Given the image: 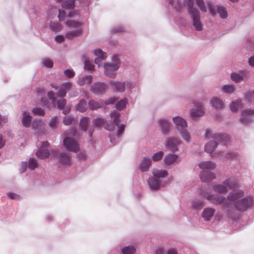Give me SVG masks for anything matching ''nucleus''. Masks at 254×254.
<instances>
[{
    "label": "nucleus",
    "instance_id": "obj_1",
    "mask_svg": "<svg viewBox=\"0 0 254 254\" xmlns=\"http://www.w3.org/2000/svg\"><path fill=\"white\" fill-rule=\"evenodd\" d=\"M201 194L211 203L221 204L222 209L231 220L237 219L239 216L238 212L246 210L254 202V198L251 196L244 197V192L240 190H233L229 193L227 199L219 194Z\"/></svg>",
    "mask_w": 254,
    "mask_h": 254
},
{
    "label": "nucleus",
    "instance_id": "obj_2",
    "mask_svg": "<svg viewBox=\"0 0 254 254\" xmlns=\"http://www.w3.org/2000/svg\"><path fill=\"white\" fill-rule=\"evenodd\" d=\"M94 54L96 56L95 59V63L98 67H102L104 68V73L106 76L114 78L116 77V71L119 68L118 64H110L107 63H100V60H104L107 58L106 53L101 49H96L94 51Z\"/></svg>",
    "mask_w": 254,
    "mask_h": 254
},
{
    "label": "nucleus",
    "instance_id": "obj_3",
    "mask_svg": "<svg viewBox=\"0 0 254 254\" xmlns=\"http://www.w3.org/2000/svg\"><path fill=\"white\" fill-rule=\"evenodd\" d=\"M65 26L69 30L65 34V37L68 40L81 36L83 32L84 24L81 21L69 20L65 22Z\"/></svg>",
    "mask_w": 254,
    "mask_h": 254
},
{
    "label": "nucleus",
    "instance_id": "obj_4",
    "mask_svg": "<svg viewBox=\"0 0 254 254\" xmlns=\"http://www.w3.org/2000/svg\"><path fill=\"white\" fill-rule=\"evenodd\" d=\"M205 136L208 139L211 140L205 145V151L207 153H211L217 146V141L221 139L222 136L219 133L214 132L211 129L206 130Z\"/></svg>",
    "mask_w": 254,
    "mask_h": 254
},
{
    "label": "nucleus",
    "instance_id": "obj_5",
    "mask_svg": "<svg viewBox=\"0 0 254 254\" xmlns=\"http://www.w3.org/2000/svg\"><path fill=\"white\" fill-rule=\"evenodd\" d=\"M237 185V181L234 178L226 179L221 184H214L212 187V190L220 193H226L229 190L235 188Z\"/></svg>",
    "mask_w": 254,
    "mask_h": 254
},
{
    "label": "nucleus",
    "instance_id": "obj_6",
    "mask_svg": "<svg viewBox=\"0 0 254 254\" xmlns=\"http://www.w3.org/2000/svg\"><path fill=\"white\" fill-rule=\"evenodd\" d=\"M109 84L111 88L119 92H124L126 90L131 91L135 87L134 83L130 81L121 82L119 81L111 80Z\"/></svg>",
    "mask_w": 254,
    "mask_h": 254
},
{
    "label": "nucleus",
    "instance_id": "obj_7",
    "mask_svg": "<svg viewBox=\"0 0 254 254\" xmlns=\"http://www.w3.org/2000/svg\"><path fill=\"white\" fill-rule=\"evenodd\" d=\"M192 103L195 108L190 110V114L191 117L197 118L203 116L205 114V110L202 101L196 100L193 101Z\"/></svg>",
    "mask_w": 254,
    "mask_h": 254
},
{
    "label": "nucleus",
    "instance_id": "obj_8",
    "mask_svg": "<svg viewBox=\"0 0 254 254\" xmlns=\"http://www.w3.org/2000/svg\"><path fill=\"white\" fill-rule=\"evenodd\" d=\"M51 156L57 157L60 163L62 165H69L71 162V156L65 151L59 153L58 150H52Z\"/></svg>",
    "mask_w": 254,
    "mask_h": 254
},
{
    "label": "nucleus",
    "instance_id": "obj_9",
    "mask_svg": "<svg viewBox=\"0 0 254 254\" xmlns=\"http://www.w3.org/2000/svg\"><path fill=\"white\" fill-rule=\"evenodd\" d=\"M182 141L176 137H169L167 138L165 141V147L175 153L179 150L178 147L181 145Z\"/></svg>",
    "mask_w": 254,
    "mask_h": 254
},
{
    "label": "nucleus",
    "instance_id": "obj_10",
    "mask_svg": "<svg viewBox=\"0 0 254 254\" xmlns=\"http://www.w3.org/2000/svg\"><path fill=\"white\" fill-rule=\"evenodd\" d=\"M64 147L68 151L77 152L79 150L78 143L73 138L66 136L63 140Z\"/></svg>",
    "mask_w": 254,
    "mask_h": 254
},
{
    "label": "nucleus",
    "instance_id": "obj_11",
    "mask_svg": "<svg viewBox=\"0 0 254 254\" xmlns=\"http://www.w3.org/2000/svg\"><path fill=\"white\" fill-rule=\"evenodd\" d=\"M208 4L212 16L215 15L218 13L222 18H226L227 17V12L224 7L218 5L214 6L213 3L210 2H208Z\"/></svg>",
    "mask_w": 254,
    "mask_h": 254
},
{
    "label": "nucleus",
    "instance_id": "obj_12",
    "mask_svg": "<svg viewBox=\"0 0 254 254\" xmlns=\"http://www.w3.org/2000/svg\"><path fill=\"white\" fill-rule=\"evenodd\" d=\"M193 20V25L197 31L202 30V25L200 21V14L198 9H193L190 11L189 14Z\"/></svg>",
    "mask_w": 254,
    "mask_h": 254
},
{
    "label": "nucleus",
    "instance_id": "obj_13",
    "mask_svg": "<svg viewBox=\"0 0 254 254\" xmlns=\"http://www.w3.org/2000/svg\"><path fill=\"white\" fill-rule=\"evenodd\" d=\"M120 114L116 111H113L110 114L111 118L113 120V121L116 124L118 127V136H120L124 132L125 130V125L123 124H119L120 119L119 117Z\"/></svg>",
    "mask_w": 254,
    "mask_h": 254
},
{
    "label": "nucleus",
    "instance_id": "obj_14",
    "mask_svg": "<svg viewBox=\"0 0 254 254\" xmlns=\"http://www.w3.org/2000/svg\"><path fill=\"white\" fill-rule=\"evenodd\" d=\"M157 124L160 130L163 134H167L170 130L171 123L165 118H160L158 120Z\"/></svg>",
    "mask_w": 254,
    "mask_h": 254
},
{
    "label": "nucleus",
    "instance_id": "obj_15",
    "mask_svg": "<svg viewBox=\"0 0 254 254\" xmlns=\"http://www.w3.org/2000/svg\"><path fill=\"white\" fill-rule=\"evenodd\" d=\"M108 88L107 85L105 83L97 82L91 86V91L95 94H101L105 92Z\"/></svg>",
    "mask_w": 254,
    "mask_h": 254
},
{
    "label": "nucleus",
    "instance_id": "obj_16",
    "mask_svg": "<svg viewBox=\"0 0 254 254\" xmlns=\"http://www.w3.org/2000/svg\"><path fill=\"white\" fill-rule=\"evenodd\" d=\"M49 143L47 141L43 142L41 148L37 151L36 156L41 159H44L48 158L50 154L49 150L46 148L48 146Z\"/></svg>",
    "mask_w": 254,
    "mask_h": 254
},
{
    "label": "nucleus",
    "instance_id": "obj_17",
    "mask_svg": "<svg viewBox=\"0 0 254 254\" xmlns=\"http://www.w3.org/2000/svg\"><path fill=\"white\" fill-rule=\"evenodd\" d=\"M32 129L39 133L45 130V122L40 119H34L32 123Z\"/></svg>",
    "mask_w": 254,
    "mask_h": 254
},
{
    "label": "nucleus",
    "instance_id": "obj_18",
    "mask_svg": "<svg viewBox=\"0 0 254 254\" xmlns=\"http://www.w3.org/2000/svg\"><path fill=\"white\" fill-rule=\"evenodd\" d=\"M72 84L70 82L62 83L59 90L57 93V95L59 97H64L66 96L67 91L71 89Z\"/></svg>",
    "mask_w": 254,
    "mask_h": 254
},
{
    "label": "nucleus",
    "instance_id": "obj_19",
    "mask_svg": "<svg viewBox=\"0 0 254 254\" xmlns=\"http://www.w3.org/2000/svg\"><path fill=\"white\" fill-rule=\"evenodd\" d=\"M149 188L153 190H157L164 186L162 181L155 178H150L148 180Z\"/></svg>",
    "mask_w": 254,
    "mask_h": 254
},
{
    "label": "nucleus",
    "instance_id": "obj_20",
    "mask_svg": "<svg viewBox=\"0 0 254 254\" xmlns=\"http://www.w3.org/2000/svg\"><path fill=\"white\" fill-rule=\"evenodd\" d=\"M254 114V110H246L241 114L240 121L244 124H248L251 122V116Z\"/></svg>",
    "mask_w": 254,
    "mask_h": 254
},
{
    "label": "nucleus",
    "instance_id": "obj_21",
    "mask_svg": "<svg viewBox=\"0 0 254 254\" xmlns=\"http://www.w3.org/2000/svg\"><path fill=\"white\" fill-rule=\"evenodd\" d=\"M172 120L178 130L179 129L186 128L188 127L186 120L180 116L173 117Z\"/></svg>",
    "mask_w": 254,
    "mask_h": 254
},
{
    "label": "nucleus",
    "instance_id": "obj_22",
    "mask_svg": "<svg viewBox=\"0 0 254 254\" xmlns=\"http://www.w3.org/2000/svg\"><path fill=\"white\" fill-rule=\"evenodd\" d=\"M249 75V72L247 70L241 71L240 73L233 72L231 75V79L235 82H241L244 78Z\"/></svg>",
    "mask_w": 254,
    "mask_h": 254
},
{
    "label": "nucleus",
    "instance_id": "obj_23",
    "mask_svg": "<svg viewBox=\"0 0 254 254\" xmlns=\"http://www.w3.org/2000/svg\"><path fill=\"white\" fill-rule=\"evenodd\" d=\"M22 124L25 127H29L32 125V116L27 111H23L22 113Z\"/></svg>",
    "mask_w": 254,
    "mask_h": 254
},
{
    "label": "nucleus",
    "instance_id": "obj_24",
    "mask_svg": "<svg viewBox=\"0 0 254 254\" xmlns=\"http://www.w3.org/2000/svg\"><path fill=\"white\" fill-rule=\"evenodd\" d=\"M215 178V175L209 170H202L200 173V178L203 182L210 181Z\"/></svg>",
    "mask_w": 254,
    "mask_h": 254
},
{
    "label": "nucleus",
    "instance_id": "obj_25",
    "mask_svg": "<svg viewBox=\"0 0 254 254\" xmlns=\"http://www.w3.org/2000/svg\"><path fill=\"white\" fill-rule=\"evenodd\" d=\"M215 211V209L212 208H205L202 212V217L205 221H209L213 216Z\"/></svg>",
    "mask_w": 254,
    "mask_h": 254
},
{
    "label": "nucleus",
    "instance_id": "obj_26",
    "mask_svg": "<svg viewBox=\"0 0 254 254\" xmlns=\"http://www.w3.org/2000/svg\"><path fill=\"white\" fill-rule=\"evenodd\" d=\"M179 134L182 139L186 142L189 143L191 141V135L188 129L185 128L179 129Z\"/></svg>",
    "mask_w": 254,
    "mask_h": 254
},
{
    "label": "nucleus",
    "instance_id": "obj_27",
    "mask_svg": "<svg viewBox=\"0 0 254 254\" xmlns=\"http://www.w3.org/2000/svg\"><path fill=\"white\" fill-rule=\"evenodd\" d=\"M210 103L213 108L217 110H221L224 106L223 101L220 99L216 97H213L211 99Z\"/></svg>",
    "mask_w": 254,
    "mask_h": 254
},
{
    "label": "nucleus",
    "instance_id": "obj_28",
    "mask_svg": "<svg viewBox=\"0 0 254 254\" xmlns=\"http://www.w3.org/2000/svg\"><path fill=\"white\" fill-rule=\"evenodd\" d=\"M178 158L177 155L169 153L166 155L164 159V162L165 165L169 166L175 163Z\"/></svg>",
    "mask_w": 254,
    "mask_h": 254
},
{
    "label": "nucleus",
    "instance_id": "obj_29",
    "mask_svg": "<svg viewBox=\"0 0 254 254\" xmlns=\"http://www.w3.org/2000/svg\"><path fill=\"white\" fill-rule=\"evenodd\" d=\"M152 174L155 178L159 179L167 177L168 172L164 169H154L152 170Z\"/></svg>",
    "mask_w": 254,
    "mask_h": 254
},
{
    "label": "nucleus",
    "instance_id": "obj_30",
    "mask_svg": "<svg viewBox=\"0 0 254 254\" xmlns=\"http://www.w3.org/2000/svg\"><path fill=\"white\" fill-rule=\"evenodd\" d=\"M198 167L203 170H213L216 167L214 163L211 161H203L198 164Z\"/></svg>",
    "mask_w": 254,
    "mask_h": 254
},
{
    "label": "nucleus",
    "instance_id": "obj_31",
    "mask_svg": "<svg viewBox=\"0 0 254 254\" xmlns=\"http://www.w3.org/2000/svg\"><path fill=\"white\" fill-rule=\"evenodd\" d=\"M151 164V160L149 158H144L140 162L139 168L142 172L148 170Z\"/></svg>",
    "mask_w": 254,
    "mask_h": 254
},
{
    "label": "nucleus",
    "instance_id": "obj_32",
    "mask_svg": "<svg viewBox=\"0 0 254 254\" xmlns=\"http://www.w3.org/2000/svg\"><path fill=\"white\" fill-rule=\"evenodd\" d=\"M35 91L36 93V94H37V95L40 96V98H41L42 104L43 106H47L48 107V102L47 100V99L44 100L43 98V96L44 95H45V92L44 88L43 87H37L35 89Z\"/></svg>",
    "mask_w": 254,
    "mask_h": 254
},
{
    "label": "nucleus",
    "instance_id": "obj_33",
    "mask_svg": "<svg viewBox=\"0 0 254 254\" xmlns=\"http://www.w3.org/2000/svg\"><path fill=\"white\" fill-rule=\"evenodd\" d=\"M93 80V76L91 75L80 77L77 81V83L81 86L90 84Z\"/></svg>",
    "mask_w": 254,
    "mask_h": 254
},
{
    "label": "nucleus",
    "instance_id": "obj_34",
    "mask_svg": "<svg viewBox=\"0 0 254 254\" xmlns=\"http://www.w3.org/2000/svg\"><path fill=\"white\" fill-rule=\"evenodd\" d=\"M76 110L80 112H84L86 111L87 109V105L86 102L84 99H81L78 104L75 107Z\"/></svg>",
    "mask_w": 254,
    "mask_h": 254
},
{
    "label": "nucleus",
    "instance_id": "obj_35",
    "mask_svg": "<svg viewBox=\"0 0 254 254\" xmlns=\"http://www.w3.org/2000/svg\"><path fill=\"white\" fill-rule=\"evenodd\" d=\"M241 101L236 100L232 102L230 104V109L232 112H236L238 109L241 106Z\"/></svg>",
    "mask_w": 254,
    "mask_h": 254
},
{
    "label": "nucleus",
    "instance_id": "obj_36",
    "mask_svg": "<svg viewBox=\"0 0 254 254\" xmlns=\"http://www.w3.org/2000/svg\"><path fill=\"white\" fill-rule=\"evenodd\" d=\"M123 254H134L136 252V249L132 246L124 247L122 249Z\"/></svg>",
    "mask_w": 254,
    "mask_h": 254
},
{
    "label": "nucleus",
    "instance_id": "obj_37",
    "mask_svg": "<svg viewBox=\"0 0 254 254\" xmlns=\"http://www.w3.org/2000/svg\"><path fill=\"white\" fill-rule=\"evenodd\" d=\"M103 106V103L102 102H98L95 100H91L89 102V106L91 110H96L99 108H101Z\"/></svg>",
    "mask_w": 254,
    "mask_h": 254
},
{
    "label": "nucleus",
    "instance_id": "obj_38",
    "mask_svg": "<svg viewBox=\"0 0 254 254\" xmlns=\"http://www.w3.org/2000/svg\"><path fill=\"white\" fill-rule=\"evenodd\" d=\"M236 87L233 84H226L222 87V89L223 92L226 93H232L235 90Z\"/></svg>",
    "mask_w": 254,
    "mask_h": 254
},
{
    "label": "nucleus",
    "instance_id": "obj_39",
    "mask_svg": "<svg viewBox=\"0 0 254 254\" xmlns=\"http://www.w3.org/2000/svg\"><path fill=\"white\" fill-rule=\"evenodd\" d=\"M128 101L127 98H125L118 102L116 104V108L119 110H122L124 109L127 104Z\"/></svg>",
    "mask_w": 254,
    "mask_h": 254
},
{
    "label": "nucleus",
    "instance_id": "obj_40",
    "mask_svg": "<svg viewBox=\"0 0 254 254\" xmlns=\"http://www.w3.org/2000/svg\"><path fill=\"white\" fill-rule=\"evenodd\" d=\"M89 118L87 117H83L81 119L80 122V127L83 130L85 131L87 127Z\"/></svg>",
    "mask_w": 254,
    "mask_h": 254
},
{
    "label": "nucleus",
    "instance_id": "obj_41",
    "mask_svg": "<svg viewBox=\"0 0 254 254\" xmlns=\"http://www.w3.org/2000/svg\"><path fill=\"white\" fill-rule=\"evenodd\" d=\"M184 6L188 8V13L190 14V11L193 9H197L193 7V1L192 0H184Z\"/></svg>",
    "mask_w": 254,
    "mask_h": 254
},
{
    "label": "nucleus",
    "instance_id": "obj_42",
    "mask_svg": "<svg viewBox=\"0 0 254 254\" xmlns=\"http://www.w3.org/2000/svg\"><path fill=\"white\" fill-rule=\"evenodd\" d=\"M74 5V0H68L64 1L62 4V6L64 8L72 9L73 8Z\"/></svg>",
    "mask_w": 254,
    "mask_h": 254
},
{
    "label": "nucleus",
    "instance_id": "obj_43",
    "mask_svg": "<svg viewBox=\"0 0 254 254\" xmlns=\"http://www.w3.org/2000/svg\"><path fill=\"white\" fill-rule=\"evenodd\" d=\"M38 165L37 161L35 158H30L29 159L28 167L30 169L34 170L38 167Z\"/></svg>",
    "mask_w": 254,
    "mask_h": 254
},
{
    "label": "nucleus",
    "instance_id": "obj_44",
    "mask_svg": "<svg viewBox=\"0 0 254 254\" xmlns=\"http://www.w3.org/2000/svg\"><path fill=\"white\" fill-rule=\"evenodd\" d=\"M74 121V119L72 115L65 116L63 119V123L64 125L69 126L71 125Z\"/></svg>",
    "mask_w": 254,
    "mask_h": 254
},
{
    "label": "nucleus",
    "instance_id": "obj_45",
    "mask_svg": "<svg viewBox=\"0 0 254 254\" xmlns=\"http://www.w3.org/2000/svg\"><path fill=\"white\" fill-rule=\"evenodd\" d=\"M50 27L52 30L55 31H60L62 30V26L57 22L51 23Z\"/></svg>",
    "mask_w": 254,
    "mask_h": 254
},
{
    "label": "nucleus",
    "instance_id": "obj_46",
    "mask_svg": "<svg viewBox=\"0 0 254 254\" xmlns=\"http://www.w3.org/2000/svg\"><path fill=\"white\" fill-rule=\"evenodd\" d=\"M196 4L202 12L207 11V7L203 0H196Z\"/></svg>",
    "mask_w": 254,
    "mask_h": 254
},
{
    "label": "nucleus",
    "instance_id": "obj_47",
    "mask_svg": "<svg viewBox=\"0 0 254 254\" xmlns=\"http://www.w3.org/2000/svg\"><path fill=\"white\" fill-rule=\"evenodd\" d=\"M32 112L33 114L35 116H43L45 115L44 111L39 107L33 108Z\"/></svg>",
    "mask_w": 254,
    "mask_h": 254
},
{
    "label": "nucleus",
    "instance_id": "obj_48",
    "mask_svg": "<svg viewBox=\"0 0 254 254\" xmlns=\"http://www.w3.org/2000/svg\"><path fill=\"white\" fill-rule=\"evenodd\" d=\"M163 154L164 152L162 151L157 152L153 155L152 157V160L154 161H158L162 159Z\"/></svg>",
    "mask_w": 254,
    "mask_h": 254
},
{
    "label": "nucleus",
    "instance_id": "obj_49",
    "mask_svg": "<svg viewBox=\"0 0 254 254\" xmlns=\"http://www.w3.org/2000/svg\"><path fill=\"white\" fill-rule=\"evenodd\" d=\"M61 98L58 100L57 105L58 108L60 109H64L65 107L66 101L64 97H60Z\"/></svg>",
    "mask_w": 254,
    "mask_h": 254
},
{
    "label": "nucleus",
    "instance_id": "obj_50",
    "mask_svg": "<svg viewBox=\"0 0 254 254\" xmlns=\"http://www.w3.org/2000/svg\"><path fill=\"white\" fill-rule=\"evenodd\" d=\"M42 64L44 66L48 68H51L53 66V61L51 59L48 58L43 59L42 61Z\"/></svg>",
    "mask_w": 254,
    "mask_h": 254
},
{
    "label": "nucleus",
    "instance_id": "obj_51",
    "mask_svg": "<svg viewBox=\"0 0 254 254\" xmlns=\"http://www.w3.org/2000/svg\"><path fill=\"white\" fill-rule=\"evenodd\" d=\"M203 206V202L200 200H195L192 202V206L194 209L201 208Z\"/></svg>",
    "mask_w": 254,
    "mask_h": 254
},
{
    "label": "nucleus",
    "instance_id": "obj_52",
    "mask_svg": "<svg viewBox=\"0 0 254 254\" xmlns=\"http://www.w3.org/2000/svg\"><path fill=\"white\" fill-rule=\"evenodd\" d=\"M58 122V118L57 116L52 117L49 121V126L51 127H56L57 124Z\"/></svg>",
    "mask_w": 254,
    "mask_h": 254
},
{
    "label": "nucleus",
    "instance_id": "obj_53",
    "mask_svg": "<svg viewBox=\"0 0 254 254\" xmlns=\"http://www.w3.org/2000/svg\"><path fill=\"white\" fill-rule=\"evenodd\" d=\"M105 124V120L103 118H97L95 119L93 121V125L95 126L98 127L102 125H104Z\"/></svg>",
    "mask_w": 254,
    "mask_h": 254
},
{
    "label": "nucleus",
    "instance_id": "obj_54",
    "mask_svg": "<svg viewBox=\"0 0 254 254\" xmlns=\"http://www.w3.org/2000/svg\"><path fill=\"white\" fill-rule=\"evenodd\" d=\"M48 98L52 101L53 105L55 106L56 105V97L55 96V93L53 91H49L48 93Z\"/></svg>",
    "mask_w": 254,
    "mask_h": 254
},
{
    "label": "nucleus",
    "instance_id": "obj_55",
    "mask_svg": "<svg viewBox=\"0 0 254 254\" xmlns=\"http://www.w3.org/2000/svg\"><path fill=\"white\" fill-rule=\"evenodd\" d=\"M116 125L114 122L113 123H110V124L105 123V124H104V127L106 129L111 131L113 130L115 128Z\"/></svg>",
    "mask_w": 254,
    "mask_h": 254
},
{
    "label": "nucleus",
    "instance_id": "obj_56",
    "mask_svg": "<svg viewBox=\"0 0 254 254\" xmlns=\"http://www.w3.org/2000/svg\"><path fill=\"white\" fill-rule=\"evenodd\" d=\"M64 75L68 78H71L75 75V72L72 69H67L64 70Z\"/></svg>",
    "mask_w": 254,
    "mask_h": 254
},
{
    "label": "nucleus",
    "instance_id": "obj_57",
    "mask_svg": "<svg viewBox=\"0 0 254 254\" xmlns=\"http://www.w3.org/2000/svg\"><path fill=\"white\" fill-rule=\"evenodd\" d=\"M111 60L113 62L112 64H118L120 66L121 61L119 55H114L111 58Z\"/></svg>",
    "mask_w": 254,
    "mask_h": 254
},
{
    "label": "nucleus",
    "instance_id": "obj_58",
    "mask_svg": "<svg viewBox=\"0 0 254 254\" xmlns=\"http://www.w3.org/2000/svg\"><path fill=\"white\" fill-rule=\"evenodd\" d=\"M84 68L87 70H92L94 65L88 60H85L84 62Z\"/></svg>",
    "mask_w": 254,
    "mask_h": 254
},
{
    "label": "nucleus",
    "instance_id": "obj_59",
    "mask_svg": "<svg viewBox=\"0 0 254 254\" xmlns=\"http://www.w3.org/2000/svg\"><path fill=\"white\" fill-rule=\"evenodd\" d=\"M28 166L27 162H22L20 164L19 171L21 173L24 172Z\"/></svg>",
    "mask_w": 254,
    "mask_h": 254
},
{
    "label": "nucleus",
    "instance_id": "obj_60",
    "mask_svg": "<svg viewBox=\"0 0 254 254\" xmlns=\"http://www.w3.org/2000/svg\"><path fill=\"white\" fill-rule=\"evenodd\" d=\"M65 12L64 10L60 9L59 10V19L60 21H62L64 20L65 17Z\"/></svg>",
    "mask_w": 254,
    "mask_h": 254
},
{
    "label": "nucleus",
    "instance_id": "obj_61",
    "mask_svg": "<svg viewBox=\"0 0 254 254\" xmlns=\"http://www.w3.org/2000/svg\"><path fill=\"white\" fill-rule=\"evenodd\" d=\"M170 4L173 5L177 10H180L182 8V5L180 3H175L174 0H170Z\"/></svg>",
    "mask_w": 254,
    "mask_h": 254
},
{
    "label": "nucleus",
    "instance_id": "obj_62",
    "mask_svg": "<svg viewBox=\"0 0 254 254\" xmlns=\"http://www.w3.org/2000/svg\"><path fill=\"white\" fill-rule=\"evenodd\" d=\"M64 39H66L65 37V35L63 36V35H59L56 36L55 38V41L59 43H61V42H63L64 41Z\"/></svg>",
    "mask_w": 254,
    "mask_h": 254
},
{
    "label": "nucleus",
    "instance_id": "obj_63",
    "mask_svg": "<svg viewBox=\"0 0 254 254\" xmlns=\"http://www.w3.org/2000/svg\"><path fill=\"white\" fill-rule=\"evenodd\" d=\"M8 196L12 199L18 200L20 199V196L13 192H9L8 193Z\"/></svg>",
    "mask_w": 254,
    "mask_h": 254
},
{
    "label": "nucleus",
    "instance_id": "obj_64",
    "mask_svg": "<svg viewBox=\"0 0 254 254\" xmlns=\"http://www.w3.org/2000/svg\"><path fill=\"white\" fill-rule=\"evenodd\" d=\"M116 100H117V99L115 97H111L108 100L106 101L105 104L109 105V104H114L116 101Z\"/></svg>",
    "mask_w": 254,
    "mask_h": 254
}]
</instances>
